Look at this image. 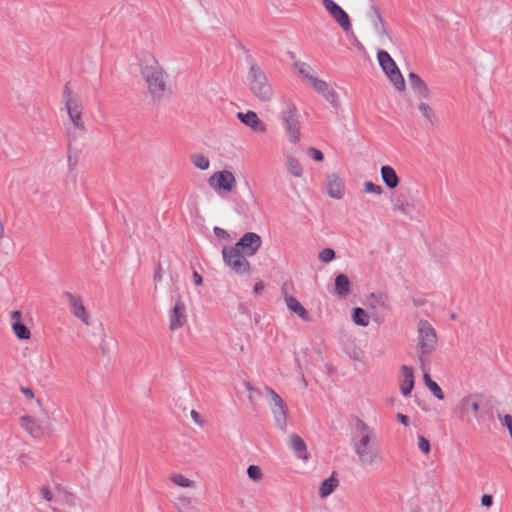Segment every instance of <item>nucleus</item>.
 Segmentation results:
<instances>
[{"instance_id": "f257e3e1", "label": "nucleus", "mask_w": 512, "mask_h": 512, "mask_svg": "<svg viewBox=\"0 0 512 512\" xmlns=\"http://www.w3.org/2000/svg\"><path fill=\"white\" fill-rule=\"evenodd\" d=\"M351 444L362 468H376L384 461L375 429L361 419L355 423Z\"/></svg>"}, {"instance_id": "f03ea898", "label": "nucleus", "mask_w": 512, "mask_h": 512, "mask_svg": "<svg viewBox=\"0 0 512 512\" xmlns=\"http://www.w3.org/2000/svg\"><path fill=\"white\" fill-rule=\"evenodd\" d=\"M140 71L146 82L149 93L154 100L163 97L167 88L168 75L156 58L149 52L142 53L139 58Z\"/></svg>"}, {"instance_id": "7ed1b4c3", "label": "nucleus", "mask_w": 512, "mask_h": 512, "mask_svg": "<svg viewBox=\"0 0 512 512\" xmlns=\"http://www.w3.org/2000/svg\"><path fill=\"white\" fill-rule=\"evenodd\" d=\"M62 102L64 103L70 125L66 127L69 140H76L80 135L86 133V126L83 120L84 106L80 96L75 93L70 83H66L62 93Z\"/></svg>"}, {"instance_id": "20e7f679", "label": "nucleus", "mask_w": 512, "mask_h": 512, "mask_svg": "<svg viewBox=\"0 0 512 512\" xmlns=\"http://www.w3.org/2000/svg\"><path fill=\"white\" fill-rule=\"evenodd\" d=\"M247 83L251 93L261 102L268 103L274 97V90L263 69L252 64L247 73Z\"/></svg>"}, {"instance_id": "39448f33", "label": "nucleus", "mask_w": 512, "mask_h": 512, "mask_svg": "<svg viewBox=\"0 0 512 512\" xmlns=\"http://www.w3.org/2000/svg\"><path fill=\"white\" fill-rule=\"evenodd\" d=\"M417 332V354L421 366L424 367L436 349L437 335L432 325L423 319L418 322Z\"/></svg>"}, {"instance_id": "423d86ee", "label": "nucleus", "mask_w": 512, "mask_h": 512, "mask_svg": "<svg viewBox=\"0 0 512 512\" xmlns=\"http://www.w3.org/2000/svg\"><path fill=\"white\" fill-rule=\"evenodd\" d=\"M392 209L408 216L410 219H415L420 216L424 210L425 205L416 193H409L407 196L401 194L392 201Z\"/></svg>"}, {"instance_id": "0eeeda50", "label": "nucleus", "mask_w": 512, "mask_h": 512, "mask_svg": "<svg viewBox=\"0 0 512 512\" xmlns=\"http://www.w3.org/2000/svg\"><path fill=\"white\" fill-rule=\"evenodd\" d=\"M280 119L288 136L289 142L292 144L298 143L301 136V124L296 106L290 103L281 111Z\"/></svg>"}, {"instance_id": "6e6552de", "label": "nucleus", "mask_w": 512, "mask_h": 512, "mask_svg": "<svg viewBox=\"0 0 512 512\" xmlns=\"http://www.w3.org/2000/svg\"><path fill=\"white\" fill-rule=\"evenodd\" d=\"M377 59L381 69L391 81V83L395 86V88L398 91H404L405 80L390 54L385 50H379L377 53Z\"/></svg>"}, {"instance_id": "1a4fd4ad", "label": "nucleus", "mask_w": 512, "mask_h": 512, "mask_svg": "<svg viewBox=\"0 0 512 512\" xmlns=\"http://www.w3.org/2000/svg\"><path fill=\"white\" fill-rule=\"evenodd\" d=\"M223 259L235 273L244 275L250 273V264L246 255L236 246L224 247L222 250Z\"/></svg>"}, {"instance_id": "9d476101", "label": "nucleus", "mask_w": 512, "mask_h": 512, "mask_svg": "<svg viewBox=\"0 0 512 512\" xmlns=\"http://www.w3.org/2000/svg\"><path fill=\"white\" fill-rule=\"evenodd\" d=\"M266 393L270 396L269 406L273 413L276 426L284 430L287 425L288 408L285 401L270 387H265Z\"/></svg>"}, {"instance_id": "9b49d317", "label": "nucleus", "mask_w": 512, "mask_h": 512, "mask_svg": "<svg viewBox=\"0 0 512 512\" xmlns=\"http://www.w3.org/2000/svg\"><path fill=\"white\" fill-rule=\"evenodd\" d=\"M325 10L333 18V20L347 32L351 29V21L349 15L334 0H322Z\"/></svg>"}, {"instance_id": "f8f14e48", "label": "nucleus", "mask_w": 512, "mask_h": 512, "mask_svg": "<svg viewBox=\"0 0 512 512\" xmlns=\"http://www.w3.org/2000/svg\"><path fill=\"white\" fill-rule=\"evenodd\" d=\"M169 329L176 331L182 328L187 322L186 305L180 297L175 301L174 306L168 312Z\"/></svg>"}, {"instance_id": "ddd939ff", "label": "nucleus", "mask_w": 512, "mask_h": 512, "mask_svg": "<svg viewBox=\"0 0 512 512\" xmlns=\"http://www.w3.org/2000/svg\"><path fill=\"white\" fill-rule=\"evenodd\" d=\"M208 183L214 190H224L231 192L236 184L234 175L227 170L215 172L210 176Z\"/></svg>"}, {"instance_id": "4468645a", "label": "nucleus", "mask_w": 512, "mask_h": 512, "mask_svg": "<svg viewBox=\"0 0 512 512\" xmlns=\"http://www.w3.org/2000/svg\"><path fill=\"white\" fill-rule=\"evenodd\" d=\"M262 245L261 237L254 232L245 233L235 246L241 250L246 256H253L257 253Z\"/></svg>"}, {"instance_id": "2eb2a0df", "label": "nucleus", "mask_w": 512, "mask_h": 512, "mask_svg": "<svg viewBox=\"0 0 512 512\" xmlns=\"http://www.w3.org/2000/svg\"><path fill=\"white\" fill-rule=\"evenodd\" d=\"M479 409L480 404L478 396L474 394H468L462 397L456 405V412L460 417H466L472 413L477 420L480 418Z\"/></svg>"}, {"instance_id": "dca6fc26", "label": "nucleus", "mask_w": 512, "mask_h": 512, "mask_svg": "<svg viewBox=\"0 0 512 512\" xmlns=\"http://www.w3.org/2000/svg\"><path fill=\"white\" fill-rule=\"evenodd\" d=\"M63 296L68 300V303L70 305L71 313L78 319H80L85 325L91 324V319L88 311L86 310L85 306L83 305L82 299L69 292L65 291L63 293Z\"/></svg>"}, {"instance_id": "f3484780", "label": "nucleus", "mask_w": 512, "mask_h": 512, "mask_svg": "<svg viewBox=\"0 0 512 512\" xmlns=\"http://www.w3.org/2000/svg\"><path fill=\"white\" fill-rule=\"evenodd\" d=\"M311 86L316 92L321 94L334 108L339 106L338 95L336 91L324 80L311 79Z\"/></svg>"}, {"instance_id": "a211bd4d", "label": "nucleus", "mask_w": 512, "mask_h": 512, "mask_svg": "<svg viewBox=\"0 0 512 512\" xmlns=\"http://www.w3.org/2000/svg\"><path fill=\"white\" fill-rule=\"evenodd\" d=\"M237 118L245 126L249 127L252 131L258 133H265L267 130L266 124L260 120L257 113L254 111L238 112Z\"/></svg>"}, {"instance_id": "6ab92c4d", "label": "nucleus", "mask_w": 512, "mask_h": 512, "mask_svg": "<svg viewBox=\"0 0 512 512\" xmlns=\"http://www.w3.org/2000/svg\"><path fill=\"white\" fill-rule=\"evenodd\" d=\"M11 328L16 337L20 340H28L31 337L29 328L22 323V313L19 310L10 312Z\"/></svg>"}, {"instance_id": "aec40b11", "label": "nucleus", "mask_w": 512, "mask_h": 512, "mask_svg": "<svg viewBox=\"0 0 512 512\" xmlns=\"http://www.w3.org/2000/svg\"><path fill=\"white\" fill-rule=\"evenodd\" d=\"M366 304L375 315H382L388 309V297L382 292L372 293L367 298Z\"/></svg>"}, {"instance_id": "412c9836", "label": "nucleus", "mask_w": 512, "mask_h": 512, "mask_svg": "<svg viewBox=\"0 0 512 512\" xmlns=\"http://www.w3.org/2000/svg\"><path fill=\"white\" fill-rule=\"evenodd\" d=\"M399 386L403 396L410 395L414 387V371L412 367L407 365L401 366V374L399 376Z\"/></svg>"}, {"instance_id": "4be33fe9", "label": "nucleus", "mask_w": 512, "mask_h": 512, "mask_svg": "<svg viewBox=\"0 0 512 512\" xmlns=\"http://www.w3.org/2000/svg\"><path fill=\"white\" fill-rule=\"evenodd\" d=\"M344 191L345 187L343 181L336 174L328 175L326 183L327 194L331 198L341 199L344 196Z\"/></svg>"}, {"instance_id": "5701e85b", "label": "nucleus", "mask_w": 512, "mask_h": 512, "mask_svg": "<svg viewBox=\"0 0 512 512\" xmlns=\"http://www.w3.org/2000/svg\"><path fill=\"white\" fill-rule=\"evenodd\" d=\"M282 292L284 294V300L288 307V309L294 313H296L302 320L309 321L310 315L308 311L303 307V305L292 295H289L286 291V287H282Z\"/></svg>"}, {"instance_id": "b1692460", "label": "nucleus", "mask_w": 512, "mask_h": 512, "mask_svg": "<svg viewBox=\"0 0 512 512\" xmlns=\"http://www.w3.org/2000/svg\"><path fill=\"white\" fill-rule=\"evenodd\" d=\"M408 80L413 91L421 98L429 99L430 90L426 83L414 72L409 73Z\"/></svg>"}, {"instance_id": "393cba45", "label": "nucleus", "mask_w": 512, "mask_h": 512, "mask_svg": "<svg viewBox=\"0 0 512 512\" xmlns=\"http://www.w3.org/2000/svg\"><path fill=\"white\" fill-rule=\"evenodd\" d=\"M21 426L33 437L40 438L44 435L45 429L42 424L31 416L21 418Z\"/></svg>"}, {"instance_id": "a878e982", "label": "nucleus", "mask_w": 512, "mask_h": 512, "mask_svg": "<svg viewBox=\"0 0 512 512\" xmlns=\"http://www.w3.org/2000/svg\"><path fill=\"white\" fill-rule=\"evenodd\" d=\"M290 447L296 454L297 458L302 460H307L309 458L306 443L299 435L295 433L291 434Z\"/></svg>"}, {"instance_id": "bb28decb", "label": "nucleus", "mask_w": 512, "mask_h": 512, "mask_svg": "<svg viewBox=\"0 0 512 512\" xmlns=\"http://www.w3.org/2000/svg\"><path fill=\"white\" fill-rule=\"evenodd\" d=\"M338 486H339V480L333 473L330 477H328L321 483L320 488H319L320 498H322V499L327 498L336 490V488Z\"/></svg>"}, {"instance_id": "cd10ccee", "label": "nucleus", "mask_w": 512, "mask_h": 512, "mask_svg": "<svg viewBox=\"0 0 512 512\" xmlns=\"http://www.w3.org/2000/svg\"><path fill=\"white\" fill-rule=\"evenodd\" d=\"M380 172L383 182L389 189H394L398 186L399 178L394 168L391 166H382Z\"/></svg>"}, {"instance_id": "c85d7f7f", "label": "nucleus", "mask_w": 512, "mask_h": 512, "mask_svg": "<svg viewBox=\"0 0 512 512\" xmlns=\"http://www.w3.org/2000/svg\"><path fill=\"white\" fill-rule=\"evenodd\" d=\"M335 293L344 298L350 293V281L345 274H339L335 278Z\"/></svg>"}, {"instance_id": "c756f323", "label": "nucleus", "mask_w": 512, "mask_h": 512, "mask_svg": "<svg viewBox=\"0 0 512 512\" xmlns=\"http://www.w3.org/2000/svg\"><path fill=\"white\" fill-rule=\"evenodd\" d=\"M422 370H423V378H424V382L426 384V386L428 387V389L432 392V394L438 399V400H443L444 399V393L441 389V387L431 379L429 373L427 371H425V366L422 367Z\"/></svg>"}, {"instance_id": "7c9ffc66", "label": "nucleus", "mask_w": 512, "mask_h": 512, "mask_svg": "<svg viewBox=\"0 0 512 512\" xmlns=\"http://www.w3.org/2000/svg\"><path fill=\"white\" fill-rule=\"evenodd\" d=\"M285 165H286V168L288 170V172L296 177V178H300L302 177L303 175V169H302V166L301 164L299 163V161L294 158L292 155H286L285 157Z\"/></svg>"}, {"instance_id": "2f4dec72", "label": "nucleus", "mask_w": 512, "mask_h": 512, "mask_svg": "<svg viewBox=\"0 0 512 512\" xmlns=\"http://www.w3.org/2000/svg\"><path fill=\"white\" fill-rule=\"evenodd\" d=\"M372 11H373L372 23H373L374 30L376 31L377 34H379L381 36H387L388 35L387 30L385 27L384 20L381 17L380 10L377 7L373 6Z\"/></svg>"}, {"instance_id": "473e14b6", "label": "nucleus", "mask_w": 512, "mask_h": 512, "mask_svg": "<svg viewBox=\"0 0 512 512\" xmlns=\"http://www.w3.org/2000/svg\"><path fill=\"white\" fill-rule=\"evenodd\" d=\"M353 322L362 327H366L369 325V317L364 309L356 307L352 312Z\"/></svg>"}, {"instance_id": "72a5a7b5", "label": "nucleus", "mask_w": 512, "mask_h": 512, "mask_svg": "<svg viewBox=\"0 0 512 512\" xmlns=\"http://www.w3.org/2000/svg\"><path fill=\"white\" fill-rule=\"evenodd\" d=\"M418 109L421 112L422 116L430 123L436 124L438 123V117L434 110L426 103L421 102L418 105Z\"/></svg>"}, {"instance_id": "f704fd0d", "label": "nucleus", "mask_w": 512, "mask_h": 512, "mask_svg": "<svg viewBox=\"0 0 512 512\" xmlns=\"http://www.w3.org/2000/svg\"><path fill=\"white\" fill-rule=\"evenodd\" d=\"M171 481L175 485L180 486V487H184V488H192V487L195 486L194 481L188 479L187 477H185L182 474H173L171 476Z\"/></svg>"}, {"instance_id": "c9c22d12", "label": "nucleus", "mask_w": 512, "mask_h": 512, "mask_svg": "<svg viewBox=\"0 0 512 512\" xmlns=\"http://www.w3.org/2000/svg\"><path fill=\"white\" fill-rule=\"evenodd\" d=\"M192 163L194 164L195 167H197L200 170H206L209 168L210 165L208 157L200 153L194 154L192 156Z\"/></svg>"}, {"instance_id": "e433bc0d", "label": "nucleus", "mask_w": 512, "mask_h": 512, "mask_svg": "<svg viewBox=\"0 0 512 512\" xmlns=\"http://www.w3.org/2000/svg\"><path fill=\"white\" fill-rule=\"evenodd\" d=\"M294 65L297 68L299 74L304 79L309 81L310 84H311V79H315L316 78V77H313L312 75H310L311 68H310V66L307 63H305V62H296Z\"/></svg>"}, {"instance_id": "4c0bfd02", "label": "nucleus", "mask_w": 512, "mask_h": 512, "mask_svg": "<svg viewBox=\"0 0 512 512\" xmlns=\"http://www.w3.org/2000/svg\"><path fill=\"white\" fill-rule=\"evenodd\" d=\"M363 192L367 194L372 193L380 195L383 192V189L380 185L374 184L371 181H366L363 185Z\"/></svg>"}, {"instance_id": "58836bf2", "label": "nucleus", "mask_w": 512, "mask_h": 512, "mask_svg": "<svg viewBox=\"0 0 512 512\" xmlns=\"http://www.w3.org/2000/svg\"><path fill=\"white\" fill-rule=\"evenodd\" d=\"M318 258L323 263H329L335 258V251L331 248H324L320 251Z\"/></svg>"}, {"instance_id": "ea45409f", "label": "nucleus", "mask_w": 512, "mask_h": 512, "mask_svg": "<svg viewBox=\"0 0 512 512\" xmlns=\"http://www.w3.org/2000/svg\"><path fill=\"white\" fill-rule=\"evenodd\" d=\"M248 477L253 481H259L262 479L263 474L259 466L250 465L247 468Z\"/></svg>"}, {"instance_id": "a19ab883", "label": "nucleus", "mask_w": 512, "mask_h": 512, "mask_svg": "<svg viewBox=\"0 0 512 512\" xmlns=\"http://www.w3.org/2000/svg\"><path fill=\"white\" fill-rule=\"evenodd\" d=\"M418 448L424 453L429 454L431 450L430 442L423 435H418Z\"/></svg>"}, {"instance_id": "79ce46f5", "label": "nucleus", "mask_w": 512, "mask_h": 512, "mask_svg": "<svg viewBox=\"0 0 512 512\" xmlns=\"http://www.w3.org/2000/svg\"><path fill=\"white\" fill-rule=\"evenodd\" d=\"M39 493H40L41 497L43 499H45L46 501L51 502V501L54 500V496H53L52 491L48 487H46V486L41 487L39 489Z\"/></svg>"}, {"instance_id": "37998d69", "label": "nucleus", "mask_w": 512, "mask_h": 512, "mask_svg": "<svg viewBox=\"0 0 512 512\" xmlns=\"http://www.w3.org/2000/svg\"><path fill=\"white\" fill-rule=\"evenodd\" d=\"M308 153L311 155V157L315 160V161H322L323 160V153L319 150V149H316V148H309L308 150Z\"/></svg>"}, {"instance_id": "c03bdc74", "label": "nucleus", "mask_w": 512, "mask_h": 512, "mask_svg": "<svg viewBox=\"0 0 512 512\" xmlns=\"http://www.w3.org/2000/svg\"><path fill=\"white\" fill-rule=\"evenodd\" d=\"M34 460L33 457L29 454H21L18 458V462L22 466H27L29 464V461Z\"/></svg>"}, {"instance_id": "a18cd8bd", "label": "nucleus", "mask_w": 512, "mask_h": 512, "mask_svg": "<svg viewBox=\"0 0 512 512\" xmlns=\"http://www.w3.org/2000/svg\"><path fill=\"white\" fill-rule=\"evenodd\" d=\"M481 504L484 507H490L493 504V497L490 494H484L481 497Z\"/></svg>"}, {"instance_id": "49530a36", "label": "nucleus", "mask_w": 512, "mask_h": 512, "mask_svg": "<svg viewBox=\"0 0 512 512\" xmlns=\"http://www.w3.org/2000/svg\"><path fill=\"white\" fill-rule=\"evenodd\" d=\"M153 278H154L155 282H161L162 281L163 275H162V268H161L160 264H157V266L155 268V272H154Z\"/></svg>"}, {"instance_id": "de8ad7c7", "label": "nucleus", "mask_w": 512, "mask_h": 512, "mask_svg": "<svg viewBox=\"0 0 512 512\" xmlns=\"http://www.w3.org/2000/svg\"><path fill=\"white\" fill-rule=\"evenodd\" d=\"M21 392L28 399H33L35 396L33 390L29 387H21Z\"/></svg>"}, {"instance_id": "09e8293b", "label": "nucleus", "mask_w": 512, "mask_h": 512, "mask_svg": "<svg viewBox=\"0 0 512 512\" xmlns=\"http://www.w3.org/2000/svg\"><path fill=\"white\" fill-rule=\"evenodd\" d=\"M190 415H191V418L193 419V421H194L196 424H198V425H200V426H202V425H203V421H202V419H201V416L199 415V413H198L197 411L192 410V411H191V413H190Z\"/></svg>"}, {"instance_id": "8fccbe9b", "label": "nucleus", "mask_w": 512, "mask_h": 512, "mask_svg": "<svg viewBox=\"0 0 512 512\" xmlns=\"http://www.w3.org/2000/svg\"><path fill=\"white\" fill-rule=\"evenodd\" d=\"M397 418L398 420L404 425V426H408L409 425V418L402 414V413H398L397 414Z\"/></svg>"}, {"instance_id": "3c124183", "label": "nucleus", "mask_w": 512, "mask_h": 512, "mask_svg": "<svg viewBox=\"0 0 512 512\" xmlns=\"http://www.w3.org/2000/svg\"><path fill=\"white\" fill-rule=\"evenodd\" d=\"M202 281L203 280H202L201 275L199 273H197V272H194L193 273V282H194V284L199 286V285L202 284Z\"/></svg>"}, {"instance_id": "603ef678", "label": "nucleus", "mask_w": 512, "mask_h": 512, "mask_svg": "<svg viewBox=\"0 0 512 512\" xmlns=\"http://www.w3.org/2000/svg\"><path fill=\"white\" fill-rule=\"evenodd\" d=\"M214 232L219 237H224L227 234L226 231L220 227H215Z\"/></svg>"}, {"instance_id": "864d4df0", "label": "nucleus", "mask_w": 512, "mask_h": 512, "mask_svg": "<svg viewBox=\"0 0 512 512\" xmlns=\"http://www.w3.org/2000/svg\"><path fill=\"white\" fill-rule=\"evenodd\" d=\"M262 289H263V284L261 282L255 284L254 292L259 293Z\"/></svg>"}, {"instance_id": "5fc2aeb1", "label": "nucleus", "mask_w": 512, "mask_h": 512, "mask_svg": "<svg viewBox=\"0 0 512 512\" xmlns=\"http://www.w3.org/2000/svg\"><path fill=\"white\" fill-rule=\"evenodd\" d=\"M101 349H102V352L105 354V353H106V351H105L106 346H102V345H101Z\"/></svg>"}, {"instance_id": "6e6d98bb", "label": "nucleus", "mask_w": 512, "mask_h": 512, "mask_svg": "<svg viewBox=\"0 0 512 512\" xmlns=\"http://www.w3.org/2000/svg\"><path fill=\"white\" fill-rule=\"evenodd\" d=\"M101 349H102V352L105 354V353H106V351H105L106 346H102V345H101Z\"/></svg>"}, {"instance_id": "4d7b16f0", "label": "nucleus", "mask_w": 512, "mask_h": 512, "mask_svg": "<svg viewBox=\"0 0 512 512\" xmlns=\"http://www.w3.org/2000/svg\"><path fill=\"white\" fill-rule=\"evenodd\" d=\"M247 389L251 390L250 384H247Z\"/></svg>"}]
</instances>
